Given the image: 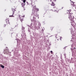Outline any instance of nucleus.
Segmentation results:
<instances>
[{
  "mask_svg": "<svg viewBox=\"0 0 76 76\" xmlns=\"http://www.w3.org/2000/svg\"><path fill=\"white\" fill-rule=\"evenodd\" d=\"M68 12H69V19L70 20H72V19H73V16L72 15V13H70V12H71V10H67Z\"/></svg>",
  "mask_w": 76,
  "mask_h": 76,
  "instance_id": "obj_1",
  "label": "nucleus"
},
{
  "mask_svg": "<svg viewBox=\"0 0 76 76\" xmlns=\"http://www.w3.org/2000/svg\"><path fill=\"white\" fill-rule=\"evenodd\" d=\"M12 10L13 12L12 15H10L9 17H15V16H13V15H14V13H15V12L16 11V10H15V8H12Z\"/></svg>",
  "mask_w": 76,
  "mask_h": 76,
  "instance_id": "obj_2",
  "label": "nucleus"
},
{
  "mask_svg": "<svg viewBox=\"0 0 76 76\" xmlns=\"http://www.w3.org/2000/svg\"><path fill=\"white\" fill-rule=\"evenodd\" d=\"M26 0H23V3L21 4L22 7H23L24 9H25V7H24L25 6V2H26Z\"/></svg>",
  "mask_w": 76,
  "mask_h": 76,
  "instance_id": "obj_3",
  "label": "nucleus"
},
{
  "mask_svg": "<svg viewBox=\"0 0 76 76\" xmlns=\"http://www.w3.org/2000/svg\"><path fill=\"white\" fill-rule=\"evenodd\" d=\"M18 18H20V20L21 22H22V21H23V16L20 15L18 16Z\"/></svg>",
  "mask_w": 76,
  "mask_h": 76,
  "instance_id": "obj_4",
  "label": "nucleus"
},
{
  "mask_svg": "<svg viewBox=\"0 0 76 76\" xmlns=\"http://www.w3.org/2000/svg\"><path fill=\"white\" fill-rule=\"evenodd\" d=\"M6 22L7 24H9V23H9V18H7L6 20Z\"/></svg>",
  "mask_w": 76,
  "mask_h": 76,
  "instance_id": "obj_5",
  "label": "nucleus"
},
{
  "mask_svg": "<svg viewBox=\"0 0 76 76\" xmlns=\"http://www.w3.org/2000/svg\"><path fill=\"white\" fill-rule=\"evenodd\" d=\"M75 3L73 2V1H71V5H72V6L74 5V3Z\"/></svg>",
  "mask_w": 76,
  "mask_h": 76,
  "instance_id": "obj_6",
  "label": "nucleus"
},
{
  "mask_svg": "<svg viewBox=\"0 0 76 76\" xmlns=\"http://www.w3.org/2000/svg\"><path fill=\"white\" fill-rule=\"evenodd\" d=\"M51 5L52 6H55V4H54V2H52L51 4Z\"/></svg>",
  "mask_w": 76,
  "mask_h": 76,
  "instance_id": "obj_7",
  "label": "nucleus"
},
{
  "mask_svg": "<svg viewBox=\"0 0 76 76\" xmlns=\"http://www.w3.org/2000/svg\"><path fill=\"white\" fill-rule=\"evenodd\" d=\"M55 9H53L54 12H55V11H56V10L57 9V8H56V7H53Z\"/></svg>",
  "mask_w": 76,
  "mask_h": 76,
  "instance_id": "obj_8",
  "label": "nucleus"
},
{
  "mask_svg": "<svg viewBox=\"0 0 76 76\" xmlns=\"http://www.w3.org/2000/svg\"><path fill=\"white\" fill-rule=\"evenodd\" d=\"M1 67H2V69H4V66L3 65H1Z\"/></svg>",
  "mask_w": 76,
  "mask_h": 76,
  "instance_id": "obj_9",
  "label": "nucleus"
},
{
  "mask_svg": "<svg viewBox=\"0 0 76 76\" xmlns=\"http://www.w3.org/2000/svg\"><path fill=\"white\" fill-rule=\"evenodd\" d=\"M53 28H54V27H51L50 28V30L52 31L53 30Z\"/></svg>",
  "mask_w": 76,
  "mask_h": 76,
  "instance_id": "obj_10",
  "label": "nucleus"
},
{
  "mask_svg": "<svg viewBox=\"0 0 76 76\" xmlns=\"http://www.w3.org/2000/svg\"><path fill=\"white\" fill-rule=\"evenodd\" d=\"M71 25L72 26H73L74 27H75V25H74L73 24V23H71Z\"/></svg>",
  "mask_w": 76,
  "mask_h": 76,
  "instance_id": "obj_11",
  "label": "nucleus"
},
{
  "mask_svg": "<svg viewBox=\"0 0 76 76\" xmlns=\"http://www.w3.org/2000/svg\"><path fill=\"white\" fill-rule=\"evenodd\" d=\"M33 19H36V18H35V17L33 16Z\"/></svg>",
  "mask_w": 76,
  "mask_h": 76,
  "instance_id": "obj_12",
  "label": "nucleus"
},
{
  "mask_svg": "<svg viewBox=\"0 0 76 76\" xmlns=\"http://www.w3.org/2000/svg\"><path fill=\"white\" fill-rule=\"evenodd\" d=\"M50 53H51V54H53V51H51Z\"/></svg>",
  "mask_w": 76,
  "mask_h": 76,
  "instance_id": "obj_13",
  "label": "nucleus"
},
{
  "mask_svg": "<svg viewBox=\"0 0 76 76\" xmlns=\"http://www.w3.org/2000/svg\"><path fill=\"white\" fill-rule=\"evenodd\" d=\"M5 26H6V25L4 24V25L3 27H5Z\"/></svg>",
  "mask_w": 76,
  "mask_h": 76,
  "instance_id": "obj_14",
  "label": "nucleus"
},
{
  "mask_svg": "<svg viewBox=\"0 0 76 76\" xmlns=\"http://www.w3.org/2000/svg\"><path fill=\"white\" fill-rule=\"evenodd\" d=\"M50 10L52 11V12H53V11H53V10Z\"/></svg>",
  "mask_w": 76,
  "mask_h": 76,
  "instance_id": "obj_15",
  "label": "nucleus"
},
{
  "mask_svg": "<svg viewBox=\"0 0 76 76\" xmlns=\"http://www.w3.org/2000/svg\"><path fill=\"white\" fill-rule=\"evenodd\" d=\"M63 8H64V7H62V9H63Z\"/></svg>",
  "mask_w": 76,
  "mask_h": 76,
  "instance_id": "obj_16",
  "label": "nucleus"
},
{
  "mask_svg": "<svg viewBox=\"0 0 76 76\" xmlns=\"http://www.w3.org/2000/svg\"><path fill=\"white\" fill-rule=\"evenodd\" d=\"M74 49H76V48H74Z\"/></svg>",
  "mask_w": 76,
  "mask_h": 76,
  "instance_id": "obj_17",
  "label": "nucleus"
},
{
  "mask_svg": "<svg viewBox=\"0 0 76 76\" xmlns=\"http://www.w3.org/2000/svg\"><path fill=\"white\" fill-rule=\"evenodd\" d=\"M50 1H51V0H50Z\"/></svg>",
  "mask_w": 76,
  "mask_h": 76,
  "instance_id": "obj_18",
  "label": "nucleus"
},
{
  "mask_svg": "<svg viewBox=\"0 0 76 76\" xmlns=\"http://www.w3.org/2000/svg\"><path fill=\"white\" fill-rule=\"evenodd\" d=\"M70 1H71V0H70Z\"/></svg>",
  "mask_w": 76,
  "mask_h": 76,
  "instance_id": "obj_19",
  "label": "nucleus"
},
{
  "mask_svg": "<svg viewBox=\"0 0 76 76\" xmlns=\"http://www.w3.org/2000/svg\"><path fill=\"white\" fill-rule=\"evenodd\" d=\"M32 6H33V5H32Z\"/></svg>",
  "mask_w": 76,
  "mask_h": 76,
  "instance_id": "obj_20",
  "label": "nucleus"
}]
</instances>
